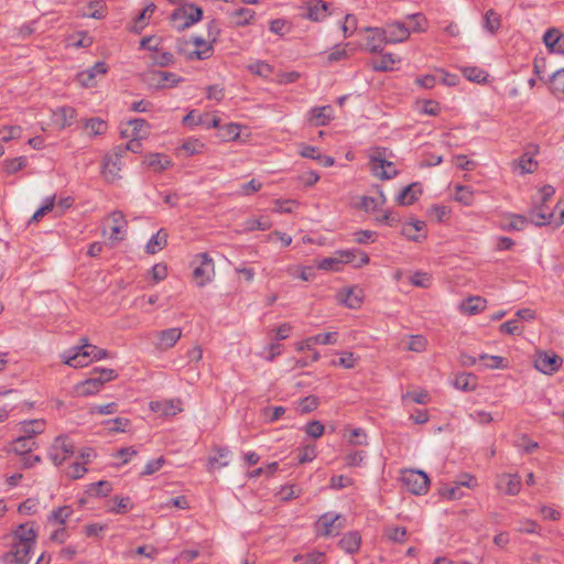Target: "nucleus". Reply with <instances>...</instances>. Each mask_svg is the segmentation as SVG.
I'll return each mask as SVG.
<instances>
[{
  "label": "nucleus",
  "instance_id": "obj_60",
  "mask_svg": "<svg viewBox=\"0 0 564 564\" xmlns=\"http://www.w3.org/2000/svg\"><path fill=\"white\" fill-rule=\"evenodd\" d=\"M325 431L324 425L319 421H312L306 425L305 432L313 438H318Z\"/></svg>",
  "mask_w": 564,
  "mask_h": 564
},
{
  "label": "nucleus",
  "instance_id": "obj_40",
  "mask_svg": "<svg viewBox=\"0 0 564 564\" xmlns=\"http://www.w3.org/2000/svg\"><path fill=\"white\" fill-rule=\"evenodd\" d=\"M529 224L525 216L512 214L509 216L508 221L503 223L502 228L506 230H523Z\"/></svg>",
  "mask_w": 564,
  "mask_h": 564
},
{
  "label": "nucleus",
  "instance_id": "obj_22",
  "mask_svg": "<svg viewBox=\"0 0 564 564\" xmlns=\"http://www.w3.org/2000/svg\"><path fill=\"white\" fill-rule=\"evenodd\" d=\"M333 118V109L330 106L313 108L310 111V122L316 127L326 126Z\"/></svg>",
  "mask_w": 564,
  "mask_h": 564
},
{
  "label": "nucleus",
  "instance_id": "obj_32",
  "mask_svg": "<svg viewBox=\"0 0 564 564\" xmlns=\"http://www.w3.org/2000/svg\"><path fill=\"white\" fill-rule=\"evenodd\" d=\"M128 126L131 127V138L133 139H144L149 134V123L144 119L129 120Z\"/></svg>",
  "mask_w": 564,
  "mask_h": 564
},
{
  "label": "nucleus",
  "instance_id": "obj_52",
  "mask_svg": "<svg viewBox=\"0 0 564 564\" xmlns=\"http://www.w3.org/2000/svg\"><path fill=\"white\" fill-rule=\"evenodd\" d=\"M440 494L442 497L448 499V500H457L465 496L463 489L458 487L456 484L452 487H443L440 490Z\"/></svg>",
  "mask_w": 564,
  "mask_h": 564
},
{
  "label": "nucleus",
  "instance_id": "obj_57",
  "mask_svg": "<svg viewBox=\"0 0 564 564\" xmlns=\"http://www.w3.org/2000/svg\"><path fill=\"white\" fill-rule=\"evenodd\" d=\"M458 487L460 488H468L473 489L477 486L476 478L470 474H460L457 476L456 480L454 481Z\"/></svg>",
  "mask_w": 564,
  "mask_h": 564
},
{
  "label": "nucleus",
  "instance_id": "obj_49",
  "mask_svg": "<svg viewBox=\"0 0 564 564\" xmlns=\"http://www.w3.org/2000/svg\"><path fill=\"white\" fill-rule=\"evenodd\" d=\"M25 158L24 156H19V158H14V159H11V160H6L4 161V172L7 174H13V173H17L19 171H21L24 166H25Z\"/></svg>",
  "mask_w": 564,
  "mask_h": 564
},
{
  "label": "nucleus",
  "instance_id": "obj_30",
  "mask_svg": "<svg viewBox=\"0 0 564 564\" xmlns=\"http://www.w3.org/2000/svg\"><path fill=\"white\" fill-rule=\"evenodd\" d=\"M453 384L457 390L467 392L476 389L477 380L471 373H460L456 376Z\"/></svg>",
  "mask_w": 564,
  "mask_h": 564
},
{
  "label": "nucleus",
  "instance_id": "obj_28",
  "mask_svg": "<svg viewBox=\"0 0 564 564\" xmlns=\"http://www.w3.org/2000/svg\"><path fill=\"white\" fill-rule=\"evenodd\" d=\"M484 29L490 34H496L501 28V17L495 10L489 9L484 15Z\"/></svg>",
  "mask_w": 564,
  "mask_h": 564
},
{
  "label": "nucleus",
  "instance_id": "obj_19",
  "mask_svg": "<svg viewBox=\"0 0 564 564\" xmlns=\"http://www.w3.org/2000/svg\"><path fill=\"white\" fill-rule=\"evenodd\" d=\"M543 42L551 53L564 54V35L560 30L549 29L543 35Z\"/></svg>",
  "mask_w": 564,
  "mask_h": 564
},
{
  "label": "nucleus",
  "instance_id": "obj_38",
  "mask_svg": "<svg viewBox=\"0 0 564 564\" xmlns=\"http://www.w3.org/2000/svg\"><path fill=\"white\" fill-rule=\"evenodd\" d=\"M148 165L156 172L166 170L171 165V161L166 155L154 153L148 156Z\"/></svg>",
  "mask_w": 564,
  "mask_h": 564
},
{
  "label": "nucleus",
  "instance_id": "obj_31",
  "mask_svg": "<svg viewBox=\"0 0 564 564\" xmlns=\"http://www.w3.org/2000/svg\"><path fill=\"white\" fill-rule=\"evenodd\" d=\"M111 219H112L113 226L111 227L110 238L113 240H122L123 237L122 236L120 237L119 234L123 232L124 228L127 226V220L124 218V215L121 212L116 210L111 214Z\"/></svg>",
  "mask_w": 564,
  "mask_h": 564
},
{
  "label": "nucleus",
  "instance_id": "obj_47",
  "mask_svg": "<svg viewBox=\"0 0 564 564\" xmlns=\"http://www.w3.org/2000/svg\"><path fill=\"white\" fill-rule=\"evenodd\" d=\"M73 509L69 506L61 507L54 510L48 517L50 521L57 522L59 524H64L67 519L72 516Z\"/></svg>",
  "mask_w": 564,
  "mask_h": 564
},
{
  "label": "nucleus",
  "instance_id": "obj_17",
  "mask_svg": "<svg viewBox=\"0 0 564 564\" xmlns=\"http://www.w3.org/2000/svg\"><path fill=\"white\" fill-rule=\"evenodd\" d=\"M107 70L108 66L105 62H97L89 69L78 75V82L84 87H93L96 84L95 78L106 75Z\"/></svg>",
  "mask_w": 564,
  "mask_h": 564
},
{
  "label": "nucleus",
  "instance_id": "obj_59",
  "mask_svg": "<svg viewBox=\"0 0 564 564\" xmlns=\"http://www.w3.org/2000/svg\"><path fill=\"white\" fill-rule=\"evenodd\" d=\"M106 424L109 425V431L111 432H124L129 426L130 421L126 417H116L113 420H108Z\"/></svg>",
  "mask_w": 564,
  "mask_h": 564
},
{
  "label": "nucleus",
  "instance_id": "obj_36",
  "mask_svg": "<svg viewBox=\"0 0 564 564\" xmlns=\"http://www.w3.org/2000/svg\"><path fill=\"white\" fill-rule=\"evenodd\" d=\"M36 443L29 437L19 436L12 442V451L21 456L29 454Z\"/></svg>",
  "mask_w": 564,
  "mask_h": 564
},
{
  "label": "nucleus",
  "instance_id": "obj_46",
  "mask_svg": "<svg viewBox=\"0 0 564 564\" xmlns=\"http://www.w3.org/2000/svg\"><path fill=\"white\" fill-rule=\"evenodd\" d=\"M406 534L408 532L404 527H389L386 529V536L393 542H405Z\"/></svg>",
  "mask_w": 564,
  "mask_h": 564
},
{
  "label": "nucleus",
  "instance_id": "obj_39",
  "mask_svg": "<svg viewBox=\"0 0 564 564\" xmlns=\"http://www.w3.org/2000/svg\"><path fill=\"white\" fill-rule=\"evenodd\" d=\"M464 76L474 83H485L488 77V73L476 66H466L463 69Z\"/></svg>",
  "mask_w": 564,
  "mask_h": 564
},
{
  "label": "nucleus",
  "instance_id": "obj_7",
  "mask_svg": "<svg viewBox=\"0 0 564 564\" xmlns=\"http://www.w3.org/2000/svg\"><path fill=\"white\" fill-rule=\"evenodd\" d=\"M35 544L12 543L9 552L1 556V561L6 564H30L31 552Z\"/></svg>",
  "mask_w": 564,
  "mask_h": 564
},
{
  "label": "nucleus",
  "instance_id": "obj_27",
  "mask_svg": "<svg viewBox=\"0 0 564 564\" xmlns=\"http://www.w3.org/2000/svg\"><path fill=\"white\" fill-rule=\"evenodd\" d=\"M44 429L45 421L43 420L24 421L21 423V436L34 440V436L43 433Z\"/></svg>",
  "mask_w": 564,
  "mask_h": 564
},
{
  "label": "nucleus",
  "instance_id": "obj_34",
  "mask_svg": "<svg viewBox=\"0 0 564 564\" xmlns=\"http://www.w3.org/2000/svg\"><path fill=\"white\" fill-rule=\"evenodd\" d=\"M486 307V300L480 296L468 297L462 304V310L470 315L477 314L484 311Z\"/></svg>",
  "mask_w": 564,
  "mask_h": 564
},
{
  "label": "nucleus",
  "instance_id": "obj_16",
  "mask_svg": "<svg viewBox=\"0 0 564 564\" xmlns=\"http://www.w3.org/2000/svg\"><path fill=\"white\" fill-rule=\"evenodd\" d=\"M182 401L180 399H171L163 401H151L150 409L163 416H174L182 412Z\"/></svg>",
  "mask_w": 564,
  "mask_h": 564
},
{
  "label": "nucleus",
  "instance_id": "obj_58",
  "mask_svg": "<svg viewBox=\"0 0 564 564\" xmlns=\"http://www.w3.org/2000/svg\"><path fill=\"white\" fill-rule=\"evenodd\" d=\"M378 237V234L372 230H358L355 231V242L368 243L373 242Z\"/></svg>",
  "mask_w": 564,
  "mask_h": 564
},
{
  "label": "nucleus",
  "instance_id": "obj_61",
  "mask_svg": "<svg viewBox=\"0 0 564 564\" xmlns=\"http://www.w3.org/2000/svg\"><path fill=\"white\" fill-rule=\"evenodd\" d=\"M204 144L197 139L188 140L183 143L182 149L188 154L194 155L203 151Z\"/></svg>",
  "mask_w": 564,
  "mask_h": 564
},
{
  "label": "nucleus",
  "instance_id": "obj_41",
  "mask_svg": "<svg viewBox=\"0 0 564 564\" xmlns=\"http://www.w3.org/2000/svg\"><path fill=\"white\" fill-rule=\"evenodd\" d=\"M337 333L329 332L325 334H317L315 336L306 338V346L311 347L312 345H329L336 343Z\"/></svg>",
  "mask_w": 564,
  "mask_h": 564
},
{
  "label": "nucleus",
  "instance_id": "obj_55",
  "mask_svg": "<svg viewBox=\"0 0 564 564\" xmlns=\"http://www.w3.org/2000/svg\"><path fill=\"white\" fill-rule=\"evenodd\" d=\"M373 220L377 224H387L389 226H393L399 221V217L394 215L392 212L383 210L378 215H375Z\"/></svg>",
  "mask_w": 564,
  "mask_h": 564
},
{
  "label": "nucleus",
  "instance_id": "obj_53",
  "mask_svg": "<svg viewBox=\"0 0 564 564\" xmlns=\"http://www.w3.org/2000/svg\"><path fill=\"white\" fill-rule=\"evenodd\" d=\"M55 115L61 119L62 128H65L72 124V120L75 117V109L72 107H62L57 109Z\"/></svg>",
  "mask_w": 564,
  "mask_h": 564
},
{
  "label": "nucleus",
  "instance_id": "obj_6",
  "mask_svg": "<svg viewBox=\"0 0 564 564\" xmlns=\"http://www.w3.org/2000/svg\"><path fill=\"white\" fill-rule=\"evenodd\" d=\"M202 8L189 3L183 6L182 8L176 9L172 13V21L176 23L178 20H183V22L181 24H177L176 28L178 30H184L198 22L202 19Z\"/></svg>",
  "mask_w": 564,
  "mask_h": 564
},
{
  "label": "nucleus",
  "instance_id": "obj_26",
  "mask_svg": "<svg viewBox=\"0 0 564 564\" xmlns=\"http://www.w3.org/2000/svg\"><path fill=\"white\" fill-rule=\"evenodd\" d=\"M167 243V232L164 229H160L155 235L151 237L145 246V251L149 254H155L162 250Z\"/></svg>",
  "mask_w": 564,
  "mask_h": 564
},
{
  "label": "nucleus",
  "instance_id": "obj_35",
  "mask_svg": "<svg viewBox=\"0 0 564 564\" xmlns=\"http://www.w3.org/2000/svg\"><path fill=\"white\" fill-rule=\"evenodd\" d=\"M393 54L387 53L371 61L372 68L378 72H388L393 69L395 63Z\"/></svg>",
  "mask_w": 564,
  "mask_h": 564
},
{
  "label": "nucleus",
  "instance_id": "obj_13",
  "mask_svg": "<svg viewBox=\"0 0 564 564\" xmlns=\"http://www.w3.org/2000/svg\"><path fill=\"white\" fill-rule=\"evenodd\" d=\"M370 171L372 174L382 180H390L398 174L394 164L384 159H378L376 156H371L370 159Z\"/></svg>",
  "mask_w": 564,
  "mask_h": 564
},
{
  "label": "nucleus",
  "instance_id": "obj_11",
  "mask_svg": "<svg viewBox=\"0 0 564 564\" xmlns=\"http://www.w3.org/2000/svg\"><path fill=\"white\" fill-rule=\"evenodd\" d=\"M121 170V153L116 152L112 155H106L102 162L101 174L107 182H115L119 178V172Z\"/></svg>",
  "mask_w": 564,
  "mask_h": 564
},
{
  "label": "nucleus",
  "instance_id": "obj_51",
  "mask_svg": "<svg viewBox=\"0 0 564 564\" xmlns=\"http://www.w3.org/2000/svg\"><path fill=\"white\" fill-rule=\"evenodd\" d=\"M249 70L258 76L268 78L272 73V66L265 62H256L249 66Z\"/></svg>",
  "mask_w": 564,
  "mask_h": 564
},
{
  "label": "nucleus",
  "instance_id": "obj_24",
  "mask_svg": "<svg viewBox=\"0 0 564 564\" xmlns=\"http://www.w3.org/2000/svg\"><path fill=\"white\" fill-rule=\"evenodd\" d=\"M498 488L507 495L514 496L520 491L521 479L518 475H503L499 479Z\"/></svg>",
  "mask_w": 564,
  "mask_h": 564
},
{
  "label": "nucleus",
  "instance_id": "obj_45",
  "mask_svg": "<svg viewBox=\"0 0 564 564\" xmlns=\"http://www.w3.org/2000/svg\"><path fill=\"white\" fill-rule=\"evenodd\" d=\"M84 17L102 19L106 15V6L102 1H93L88 6V11L83 13Z\"/></svg>",
  "mask_w": 564,
  "mask_h": 564
},
{
  "label": "nucleus",
  "instance_id": "obj_14",
  "mask_svg": "<svg viewBox=\"0 0 564 564\" xmlns=\"http://www.w3.org/2000/svg\"><path fill=\"white\" fill-rule=\"evenodd\" d=\"M386 43H400L410 36V28L403 22H392L383 29Z\"/></svg>",
  "mask_w": 564,
  "mask_h": 564
},
{
  "label": "nucleus",
  "instance_id": "obj_1",
  "mask_svg": "<svg viewBox=\"0 0 564 564\" xmlns=\"http://www.w3.org/2000/svg\"><path fill=\"white\" fill-rule=\"evenodd\" d=\"M83 344L65 351L62 355L64 364L80 368L89 365L93 360H101L109 357V351L91 345L86 338L82 339Z\"/></svg>",
  "mask_w": 564,
  "mask_h": 564
},
{
  "label": "nucleus",
  "instance_id": "obj_48",
  "mask_svg": "<svg viewBox=\"0 0 564 564\" xmlns=\"http://www.w3.org/2000/svg\"><path fill=\"white\" fill-rule=\"evenodd\" d=\"M410 22L406 26L410 28L411 32H424L426 19L422 13H416L408 17Z\"/></svg>",
  "mask_w": 564,
  "mask_h": 564
},
{
  "label": "nucleus",
  "instance_id": "obj_21",
  "mask_svg": "<svg viewBox=\"0 0 564 564\" xmlns=\"http://www.w3.org/2000/svg\"><path fill=\"white\" fill-rule=\"evenodd\" d=\"M150 82L159 88H166L176 86L182 82V78L174 73L153 70L150 73Z\"/></svg>",
  "mask_w": 564,
  "mask_h": 564
},
{
  "label": "nucleus",
  "instance_id": "obj_5",
  "mask_svg": "<svg viewBox=\"0 0 564 564\" xmlns=\"http://www.w3.org/2000/svg\"><path fill=\"white\" fill-rule=\"evenodd\" d=\"M345 523V518L334 512H326L319 517L315 529L319 535H338Z\"/></svg>",
  "mask_w": 564,
  "mask_h": 564
},
{
  "label": "nucleus",
  "instance_id": "obj_9",
  "mask_svg": "<svg viewBox=\"0 0 564 564\" xmlns=\"http://www.w3.org/2000/svg\"><path fill=\"white\" fill-rule=\"evenodd\" d=\"M196 260H199L200 263L194 268L193 276L197 285L202 288L214 276V261L206 252L197 254Z\"/></svg>",
  "mask_w": 564,
  "mask_h": 564
},
{
  "label": "nucleus",
  "instance_id": "obj_64",
  "mask_svg": "<svg viewBox=\"0 0 564 564\" xmlns=\"http://www.w3.org/2000/svg\"><path fill=\"white\" fill-rule=\"evenodd\" d=\"M316 457V451L314 446H305L302 448L297 455V460L300 464H304L307 462H312Z\"/></svg>",
  "mask_w": 564,
  "mask_h": 564
},
{
  "label": "nucleus",
  "instance_id": "obj_29",
  "mask_svg": "<svg viewBox=\"0 0 564 564\" xmlns=\"http://www.w3.org/2000/svg\"><path fill=\"white\" fill-rule=\"evenodd\" d=\"M553 216V212H547L545 204H542L538 209L530 212L529 221L536 226H544L551 224Z\"/></svg>",
  "mask_w": 564,
  "mask_h": 564
},
{
  "label": "nucleus",
  "instance_id": "obj_25",
  "mask_svg": "<svg viewBox=\"0 0 564 564\" xmlns=\"http://www.w3.org/2000/svg\"><path fill=\"white\" fill-rule=\"evenodd\" d=\"M256 12L248 8H240L229 14L230 23L236 26H246L252 22Z\"/></svg>",
  "mask_w": 564,
  "mask_h": 564
},
{
  "label": "nucleus",
  "instance_id": "obj_15",
  "mask_svg": "<svg viewBox=\"0 0 564 564\" xmlns=\"http://www.w3.org/2000/svg\"><path fill=\"white\" fill-rule=\"evenodd\" d=\"M387 202L386 195L380 188H377V196H361L358 204H355V207H358L366 213L379 214V208L382 207Z\"/></svg>",
  "mask_w": 564,
  "mask_h": 564
},
{
  "label": "nucleus",
  "instance_id": "obj_18",
  "mask_svg": "<svg viewBox=\"0 0 564 564\" xmlns=\"http://www.w3.org/2000/svg\"><path fill=\"white\" fill-rule=\"evenodd\" d=\"M191 45L194 46L193 51H191L192 57H196V59H207L214 54V46L210 41H206L202 36H192Z\"/></svg>",
  "mask_w": 564,
  "mask_h": 564
},
{
  "label": "nucleus",
  "instance_id": "obj_37",
  "mask_svg": "<svg viewBox=\"0 0 564 564\" xmlns=\"http://www.w3.org/2000/svg\"><path fill=\"white\" fill-rule=\"evenodd\" d=\"M108 124L99 118H90L85 123V129L90 137L104 134L107 131Z\"/></svg>",
  "mask_w": 564,
  "mask_h": 564
},
{
  "label": "nucleus",
  "instance_id": "obj_8",
  "mask_svg": "<svg viewBox=\"0 0 564 564\" xmlns=\"http://www.w3.org/2000/svg\"><path fill=\"white\" fill-rule=\"evenodd\" d=\"M74 454V445L65 436H57L51 446L48 457L54 465L59 466Z\"/></svg>",
  "mask_w": 564,
  "mask_h": 564
},
{
  "label": "nucleus",
  "instance_id": "obj_23",
  "mask_svg": "<svg viewBox=\"0 0 564 564\" xmlns=\"http://www.w3.org/2000/svg\"><path fill=\"white\" fill-rule=\"evenodd\" d=\"M422 189L417 183H412L401 189L397 196V202L400 205L408 206L413 204L421 195Z\"/></svg>",
  "mask_w": 564,
  "mask_h": 564
},
{
  "label": "nucleus",
  "instance_id": "obj_33",
  "mask_svg": "<svg viewBox=\"0 0 564 564\" xmlns=\"http://www.w3.org/2000/svg\"><path fill=\"white\" fill-rule=\"evenodd\" d=\"M327 3L322 0H316L308 6L306 17L312 21H321L326 17Z\"/></svg>",
  "mask_w": 564,
  "mask_h": 564
},
{
  "label": "nucleus",
  "instance_id": "obj_63",
  "mask_svg": "<svg viewBox=\"0 0 564 564\" xmlns=\"http://www.w3.org/2000/svg\"><path fill=\"white\" fill-rule=\"evenodd\" d=\"M521 327L518 319H510L500 325V332L508 335L520 333Z\"/></svg>",
  "mask_w": 564,
  "mask_h": 564
},
{
  "label": "nucleus",
  "instance_id": "obj_12",
  "mask_svg": "<svg viewBox=\"0 0 564 564\" xmlns=\"http://www.w3.org/2000/svg\"><path fill=\"white\" fill-rule=\"evenodd\" d=\"M12 543H29L36 544L37 531L35 530L34 522H25L17 527L12 531Z\"/></svg>",
  "mask_w": 564,
  "mask_h": 564
},
{
  "label": "nucleus",
  "instance_id": "obj_54",
  "mask_svg": "<svg viewBox=\"0 0 564 564\" xmlns=\"http://www.w3.org/2000/svg\"><path fill=\"white\" fill-rule=\"evenodd\" d=\"M318 405L317 398L314 395H308L302 399L299 403L297 411L300 413H308L315 410Z\"/></svg>",
  "mask_w": 564,
  "mask_h": 564
},
{
  "label": "nucleus",
  "instance_id": "obj_42",
  "mask_svg": "<svg viewBox=\"0 0 564 564\" xmlns=\"http://www.w3.org/2000/svg\"><path fill=\"white\" fill-rule=\"evenodd\" d=\"M404 344H405L404 348L406 350L422 352L426 348L427 340L422 335H412L408 338V340Z\"/></svg>",
  "mask_w": 564,
  "mask_h": 564
},
{
  "label": "nucleus",
  "instance_id": "obj_2",
  "mask_svg": "<svg viewBox=\"0 0 564 564\" xmlns=\"http://www.w3.org/2000/svg\"><path fill=\"white\" fill-rule=\"evenodd\" d=\"M117 373L110 368H94L90 377L76 384L75 389L79 395H91L97 393L106 382L113 380Z\"/></svg>",
  "mask_w": 564,
  "mask_h": 564
},
{
  "label": "nucleus",
  "instance_id": "obj_10",
  "mask_svg": "<svg viewBox=\"0 0 564 564\" xmlns=\"http://www.w3.org/2000/svg\"><path fill=\"white\" fill-rule=\"evenodd\" d=\"M562 362V358L555 352L543 351L538 355L534 366L539 371L545 375H552L561 368Z\"/></svg>",
  "mask_w": 564,
  "mask_h": 564
},
{
  "label": "nucleus",
  "instance_id": "obj_50",
  "mask_svg": "<svg viewBox=\"0 0 564 564\" xmlns=\"http://www.w3.org/2000/svg\"><path fill=\"white\" fill-rule=\"evenodd\" d=\"M344 263V260H340L338 258L329 257L324 258L319 261H317L316 267L321 270H332V271H338L340 270V265Z\"/></svg>",
  "mask_w": 564,
  "mask_h": 564
},
{
  "label": "nucleus",
  "instance_id": "obj_43",
  "mask_svg": "<svg viewBox=\"0 0 564 564\" xmlns=\"http://www.w3.org/2000/svg\"><path fill=\"white\" fill-rule=\"evenodd\" d=\"M230 451L226 447H218L216 455L209 458L212 467L217 465L218 467H226L229 464Z\"/></svg>",
  "mask_w": 564,
  "mask_h": 564
},
{
  "label": "nucleus",
  "instance_id": "obj_4",
  "mask_svg": "<svg viewBox=\"0 0 564 564\" xmlns=\"http://www.w3.org/2000/svg\"><path fill=\"white\" fill-rule=\"evenodd\" d=\"M359 45L369 52H381L386 44L382 29H364L358 32Z\"/></svg>",
  "mask_w": 564,
  "mask_h": 564
},
{
  "label": "nucleus",
  "instance_id": "obj_62",
  "mask_svg": "<svg viewBox=\"0 0 564 564\" xmlns=\"http://www.w3.org/2000/svg\"><path fill=\"white\" fill-rule=\"evenodd\" d=\"M87 471L84 463L75 462L67 469V476L72 479H78Z\"/></svg>",
  "mask_w": 564,
  "mask_h": 564
},
{
  "label": "nucleus",
  "instance_id": "obj_56",
  "mask_svg": "<svg viewBox=\"0 0 564 564\" xmlns=\"http://www.w3.org/2000/svg\"><path fill=\"white\" fill-rule=\"evenodd\" d=\"M410 281L415 286L429 288L431 284V275L425 272H415L411 275Z\"/></svg>",
  "mask_w": 564,
  "mask_h": 564
},
{
  "label": "nucleus",
  "instance_id": "obj_3",
  "mask_svg": "<svg viewBox=\"0 0 564 564\" xmlns=\"http://www.w3.org/2000/svg\"><path fill=\"white\" fill-rule=\"evenodd\" d=\"M400 480L408 491L416 496L425 495L429 491L431 482L424 471L416 469L403 470Z\"/></svg>",
  "mask_w": 564,
  "mask_h": 564
},
{
  "label": "nucleus",
  "instance_id": "obj_20",
  "mask_svg": "<svg viewBox=\"0 0 564 564\" xmlns=\"http://www.w3.org/2000/svg\"><path fill=\"white\" fill-rule=\"evenodd\" d=\"M182 336V330L178 327H172L158 333L156 347L161 350H166L178 341Z\"/></svg>",
  "mask_w": 564,
  "mask_h": 564
},
{
  "label": "nucleus",
  "instance_id": "obj_44",
  "mask_svg": "<svg viewBox=\"0 0 564 564\" xmlns=\"http://www.w3.org/2000/svg\"><path fill=\"white\" fill-rule=\"evenodd\" d=\"M551 88L557 97H564V68L558 69L552 75Z\"/></svg>",
  "mask_w": 564,
  "mask_h": 564
}]
</instances>
